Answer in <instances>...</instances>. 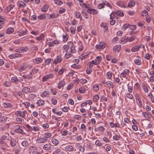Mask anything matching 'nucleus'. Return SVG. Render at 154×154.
I'll use <instances>...</instances> for the list:
<instances>
[{
	"label": "nucleus",
	"instance_id": "f8f14e48",
	"mask_svg": "<svg viewBox=\"0 0 154 154\" xmlns=\"http://www.w3.org/2000/svg\"><path fill=\"white\" fill-rule=\"evenodd\" d=\"M27 32L28 31L25 28H24L19 33L18 35L20 36L26 35L27 34Z\"/></svg>",
	"mask_w": 154,
	"mask_h": 154
},
{
	"label": "nucleus",
	"instance_id": "4c0bfd02",
	"mask_svg": "<svg viewBox=\"0 0 154 154\" xmlns=\"http://www.w3.org/2000/svg\"><path fill=\"white\" fill-rule=\"evenodd\" d=\"M52 135V134L51 133H46L44 134V138L46 139H48L50 138Z\"/></svg>",
	"mask_w": 154,
	"mask_h": 154
},
{
	"label": "nucleus",
	"instance_id": "2f4dec72",
	"mask_svg": "<svg viewBox=\"0 0 154 154\" xmlns=\"http://www.w3.org/2000/svg\"><path fill=\"white\" fill-rule=\"evenodd\" d=\"M59 16V14L53 13L50 15V18H57Z\"/></svg>",
	"mask_w": 154,
	"mask_h": 154
},
{
	"label": "nucleus",
	"instance_id": "b1692460",
	"mask_svg": "<svg viewBox=\"0 0 154 154\" xmlns=\"http://www.w3.org/2000/svg\"><path fill=\"white\" fill-rule=\"evenodd\" d=\"M141 48V45L136 46L132 48L131 49V51L132 52L137 51Z\"/></svg>",
	"mask_w": 154,
	"mask_h": 154
},
{
	"label": "nucleus",
	"instance_id": "9b49d317",
	"mask_svg": "<svg viewBox=\"0 0 154 154\" xmlns=\"http://www.w3.org/2000/svg\"><path fill=\"white\" fill-rule=\"evenodd\" d=\"M66 151L69 152H71L73 151L74 147L71 145H68L66 146L65 148Z\"/></svg>",
	"mask_w": 154,
	"mask_h": 154
},
{
	"label": "nucleus",
	"instance_id": "de8ad7c7",
	"mask_svg": "<svg viewBox=\"0 0 154 154\" xmlns=\"http://www.w3.org/2000/svg\"><path fill=\"white\" fill-rule=\"evenodd\" d=\"M21 51L22 52H26L28 49V47H22L20 48Z\"/></svg>",
	"mask_w": 154,
	"mask_h": 154
},
{
	"label": "nucleus",
	"instance_id": "f257e3e1",
	"mask_svg": "<svg viewBox=\"0 0 154 154\" xmlns=\"http://www.w3.org/2000/svg\"><path fill=\"white\" fill-rule=\"evenodd\" d=\"M27 113L26 110H24L21 112L20 111H17L15 112V115L17 116H20L23 118H25L26 116V114Z\"/></svg>",
	"mask_w": 154,
	"mask_h": 154
},
{
	"label": "nucleus",
	"instance_id": "37998d69",
	"mask_svg": "<svg viewBox=\"0 0 154 154\" xmlns=\"http://www.w3.org/2000/svg\"><path fill=\"white\" fill-rule=\"evenodd\" d=\"M52 143L54 145H57L59 143L58 141L55 138H53L51 140Z\"/></svg>",
	"mask_w": 154,
	"mask_h": 154
},
{
	"label": "nucleus",
	"instance_id": "864d4df0",
	"mask_svg": "<svg viewBox=\"0 0 154 154\" xmlns=\"http://www.w3.org/2000/svg\"><path fill=\"white\" fill-rule=\"evenodd\" d=\"M5 18L3 16L0 15V22H2V24H4V23H3V22L5 20Z\"/></svg>",
	"mask_w": 154,
	"mask_h": 154
},
{
	"label": "nucleus",
	"instance_id": "a211bd4d",
	"mask_svg": "<svg viewBox=\"0 0 154 154\" xmlns=\"http://www.w3.org/2000/svg\"><path fill=\"white\" fill-rule=\"evenodd\" d=\"M102 57L101 56L97 57L95 60L96 65H97L100 64V62L101 61Z\"/></svg>",
	"mask_w": 154,
	"mask_h": 154
},
{
	"label": "nucleus",
	"instance_id": "79ce46f5",
	"mask_svg": "<svg viewBox=\"0 0 154 154\" xmlns=\"http://www.w3.org/2000/svg\"><path fill=\"white\" fill-rule=\"evenodd\" d=\"M51 58H48L46 59L45 61V63L46 65H49L51 62Z\"/></svg>",
	"mask_w": 154,
	"mask_h": 154
},
{
	"label": "nucleus",
	"instance_id": "6e6552de",
	"mask_svg": "<svg viewBox=\"0 0 154 154\" xmlns=\"http://www.w3.org/2000/svg\"><path fill=\"white\" fill-rule=\"evenodd\" d=\"M50 95L49 92L48 91H45L41 93L40 96L42 98L48 97Z\"/></svg>",
	"mask_w": 154,
	"mask_h": 154
},
{
	"label": "nucleus",
	"instance_id": "cd10ccee",
	"mask_svg": "<svg viewBox=\"0 0 154 154\" xmlns=\"http://www.w3.org/2000/svg\"><path fill=\"white\" fill-rule=\"evenodd\" d=\"M37 40L38 41L44 40L45 39V35L42 33L40 36L36 38Z\"/></svg>",
	"mask_w": 154,
	"mask_h": 154
},
{
	"label": "nucleus",
	"instance_id": "052dcab7",
	"mask_svg": "<svg viewBox=\"0 0 154 154\" xmlns=\"http://www.w3.org/2000/svg\"><path fill=\"white\" fill-rule=\"evenodd\" d=\"M95 144L96 145L101 146L102 145L103 143H102L100 142L99 141V140H97L95 142Z\"/></svg>",
	"mask_w": 154,
	"mask_h": 154
},
{
	"label": "nucleus",
	"instance_id": "aec40b11",
	"mask_svg": "<svg viewBox=\"0 0 154 154\" xmlns=\"http://www.w3.org/2000/svg\"><path fill=\"white\" fill-rule=\"evenodd\" d=\"M24 128V127H21L19 129H17L14 132L18 133H20L22 134H24L25 132L23 131V128Z\"/></svg>",
	"mask_w": 154,
	"mask_h": 154
},
{
	"label": "nucleus",
	"instance_id": "680f3d73",
	"mask_svg": "<svg viewBox=\"0 0 154 154\" xmlns=\"http://www.w3.org/2000/svg\"><path fill=\"white\" fill-rule=\"evenodd\" d=\"M117 4L120 7H124V5L122 2H118Z\"/></svg>",
	"mask_w": 154,
	"mask_h": 154
},
{
	"label": "nucleus",
	"instance_id": "13d9d810",
	"mask_svg": "<svg viewBox=\"0 0 154 154\" xmlns=\"http://www.w3.org/2000/svg\"><path fill=\"white\" fill-rule=\"evenodd\" d=\"M93 98L94 101H97L99 100V97L97 94L95 95L94 96Z\"/></svg>",
	"mask_w": 154,
	"mask_h": 154
},
{
	"label": "nucleus",
	"instance_id": "c85d7f7f",
	"mask_svg": "<svg viewBox=\"0 0 154 154\" xmlns=\"http://www.w3.org/2000/svg\"><path fill=\"white\" fill-rule=\"evenodd\" d=\"M12 82L16 84H17L18 83V81L16 77H13L11 79Z\"/></svg>",
	"mask_w": 154,
	"mask_h": 154
},
{
	"label": "nucleus",
	"instance_id": "338daca9",
	"mask_svg": "<svg viewBox=\"0 0 154 154\" xmlns=\"http://www.w3.org/2000/svg\"><path fill=\"white\" fill-rule=\"evenodd\" d=\"M79 91L80 93H84L85 92V90L84 88L80 87L79 89Z\"/></svg>",
	"mask_w": 154,
	"mask_h": 154
},
{
	"label": "nucleus",
	"instance_id": "20e7f679",
	"mask_svg": "<svg viewBox=\"0 0 154 154\" xmlns=\"http://www.w3.org/2000/svg\"><path fill=\"white\" fill-rule=\"evenodd\" d=\"M48 140V139L43 137L38 138L36 140V141L39 143H46Z\"/></svg>",
	"mask_w": 154,
	"mask_h": 154
},
{
	"label": "nucleus",
	"instance_id": "58836bf2",
	"mask_svg": "<svg viewBox=\"0 0 154 154\" xmlns=\"http://www.w3.org/2000/svg\"><path fill=\"white\" fill-rule=\"evenodd\" d=\"M38 71V69H32L30 73V75H32V74H35L37 73Z\"/></svg>",
	"mask_w": 154,
	"mask_h": 154
},
{
	"label": "nucleus",
	"instance_id": "8fccbe9b",
	"mask_svg": "<svg viewBox=\"0 0 154 154\" xmlns=\"http://www.w3.org/2000/svg\"><path fill=\"white\" fill-rule=\"evenodd\" d=\"M148 12L146 10H144L142 11L141 14L142 16H146L148 14Z\"/></svg>",
	"mask_w": 154,
	"mask_h": 154
},
{
	"label": "nucleus",
	"instance_id": "7ed1b4c3",
	"mask_svg": "<svg viewBox=\"0 0 154 154\" xmlns=\"http://www.w3.org/2000/svg\"><path fill=\"white\" fill-rule=\"evenodd\" d=\"M42 148L45 151L51 150V145L50 143L46 144L42 146Z\"/></svg>",
	"mask_w": 154,
	"mask_h": 154
},
{
	"label": "nucleus",
	"instance_id": "774afa93",
	"mask_svg": "<svg viewBox=\"0 0 154 154\" xmlns=\"http://www.w3.org/2000/svg\"><path fill=\"white\" fill-rule=\"evenodd\" d=\"M116 17V13L114 12H112L110 15V19H114Z\"/></svg>",
	"mask_w": 154,
	"mask_h": 154
},
{
	"label": "nucleus",
	"instance_id": "1a4fd4ad",
	"mask_svg": "<svg viewBox=\"0 0 154 154\" xmlns=\"http://www.w3.org/2000/svg\"><path fill=\"white\" fill-rule=\"evenodd\" d=\"M87 11L89 14L94 15L98 13L97 11L93 9H89L87 10Z\"/></svg>",
	"mask_w": 154,
	"mask_h": 154
},
{
	"label": "nucleus",
	"instance_id": "f704fd0d",
	"mask_svg": "<svg viewBox=\"0 0 154 154\" xmlns=\"http://www.w3.org/2000/svg\"><path fill=\"white\" fill-rule=\"evenodd\" d=\"M48 7L45 5L41 8V10L42 12H46L48 11Z\"/></svg>",
	"mask_w": 154,
	"mask_h": 154
},
{
	"label": "nucleus",
	"instance_id": "0e129e2a",
	"mask_svg": "<svg viewBox=\"0 0 154 154\" xmlns=\"http://www.w3.org/2000/svg\"><path fill=\"white\" fill-rule=\"evenodd\" d=\"M16 121L17 122H19L20 123H21L22 122H24V120L23 119L19 118H17L16 119Z\"/></svg>",
	"mask_w": 154,
	"mask_h": 154
},
{
	"label": "nucleus",
	"instance_id": "9d476101",
	"mask_svg": "<svg viewBox=\"0 0 154 154\" xmlns=\"http://www.w3.org/2000/svg\"><path fill=\"white\" fill-rule=\"evenodd\" d=\"M37 150V148L35 146H31L29 147V151L30 152H32V153H33L34 152H35Z\"/></svg>",
	"mask_w": 154,
	"mask_h": 154
},
{
	"label": "nucleus",
	"instance_id": "c03bdc74",
	"mask_svg": "<svg viewBox=\"0 0 154 154\" xmlns=\"http://www.w3.org/2000/svg\"><path fill=\"white\" fill-rule=\"evenodd\" d=\"M135 5V3L134 2L131 1L129 2L128 3V6L129 7H131Z\"/></svg>",
	"mask_w": 154,
	"mask_h": 154
},
{
	"label": "nucleus",
	"instance_id": "a19ab883",
	"mask_svg": "<svg viewBox=\"0 0 154 154\" xmlns=\"http://www.w3.org/2000/svg\"><path fill=\"white\" fill-rule=\"evenodd\" d=\"M69 45L68 46L66 45H63V51H65L66 52H67L69 49Z\"/></svg>",
	"mask_w": 154,
	"mask_h": 154
},
{
	"label": "nucleus",
	"instance_id": "5fc2aeb1",
	"mask_svg": "<svg viewBox=\"0 0 154 154\" xmlns=\"http://www.w3.org/2000/svg\"><path fill=\"white\" fill-rule=\"evenodd\" d=\"M54 2L55 4L59 5H62L63 3L61 1L59 0H54Z\"/></svg>",
	"mask_w": 154,
	"mask_h": 154
},
{
	"label": "nucleus",
	"instance_id": "4d7b16f0",
	"mask_svg": "<svg viewBox=\"0 0 154 154\" xmlns=\"http://www.w3.org/2000/svg\"><path fill=\"white\" fill-rule=\"evenodd\" d=\"M92 71V69L91 68H88L86 70V72L87 74H90Z\"/></svg>",
	"mask_w": 154,
	"mask_h": 154
},
{
	"label": "nucleus",
	"instance_id": "72a5a7b5",
	"mask_svg": "<svg viewBox=\"0 0 154 154\" xmlns=\"http://www.w3.org/2000/svg\"><path fill=\"white\" fill-rule=\"evenodd\" d=\"M99 86L97 85H94L93 88V90L95 91H97L99 90Z\"/></svg>",
	"mask_w": 154,
	"mask_h": 154
},
{
	"label": "nucleus",
	"instance_id": "393cba45",
	"mask_svg": "<svg viewBox=\"0 0 154 154\" xmlns=\"http://www.w3.org/2000/svg\"><path fill=\"white\" fill-rule=\"evenodd\" d=\"M17 4L19 8H24L26 6V4L23 2L22 1L18 2Z\"/></svg>",
	"mask_w": 154,
	"mask_h": 154
},
{
	"label": "nucleus",
	"instance_id": "4468645a",
	"mask_svg": "<svg viewBox=\"0 0 154 154\" xmlns=\"http://www.w3.org/2000/svg\"><path fill=\"white\" fill-rule=\"evenodd\" d=\"M15 7V5L12 4L9 5L6 8V11L7 12H9Z\"/></svg>",
	"mask_w": 154,
	"mask_h": 154
},
{
	"label": "nucleus",
	"instance_id": "dca6fc26",
	"mask_svg": "<svg viewBox=\"0 0 154 154\" xmlns=\"http://www.w3.org/2000/svg\"><path fill=\"white\" fill-rule=\"evenodd\" d=\"M65 85V83L64 81L62 80L60 81L58 85H57V88L58 89H60L62 88L63 87L64 85Z\"/></svg>",
	"mask_w": 154,
	"mask_h": 154
},
{
	"label": "nucleus",
	"instance_id": "bf43d9fd",
	"mask_svg": "<svg viewBox=\"0 0 154 154\" xmlns=\"http://www.w3.org/2000/svg\"><path fill=\"white\" fill-rule=\"evenodd\" d=\"M65 57L66 59H68L71 57V56L72 55L70 53H68L67 52H66L65 54Z\"/></svg>",
	"mask_w": 154,
	"mask_h": 154
},
{
	"label": "nucleus",
	"instance_id": "09e8293b",
	"mask_svg": "<svg viewBox=\"0 0 154 154\" xmlns=\"http://www.w3.org/2000/svg\"><path fill=\"white\" fill-rule=\"evenodd\" d=\"M112 73L110 72H107L106 74L107 78L108 79L111 78L112 77Z\"/></svg>",
	"mask_w": 154,
	"mask_h": 154
},
{
	"label": "nucleus",
	"instance_id": "7c9ffc66",
	"mask_svg": "<svg viewBox=\"0 0 154 154\" xmlns=\"http://www.w3.org/2000/svg\"><path fill=\"white\" fill-rule=\"evenodd\" d=\"M46 17V15L45 14H41L38 16V18L41 20L44 19Z\"/></svg>",
	"mask_w": 154,
	"mask_h": 154
},
{
	"label": "nucleus",
	"instance_id": "ea45409f",
	"mask_svg": "<svg viewBox=\"0 0 154 154\" xmlns=\"http://www.w3.org/2000/svg\"><path fill=\"white\" fill-rule=\"evenodd\" d=\"M21 144L23 146L26 147L29 144L26 141L24 140L22 142Z\"/></svg>",
	"mask_w": 154,
	"mask_h": 154
},
{
	"label": "nucleus",
	"instance_id": "e433bc0d",
	"mask_svg": "<svg viewBox=\"0 0 154 154\" xmlns=\"http://www.w3.org/2000/svg\"><path fill=\"white\" fill-rule=\"evenodd\" d=\"M116 14L120 17H123L124 16L123 13L120 10L116 11Z\"/></svg>",
	"mask_w": 154,
	"mask_h": 154
},
{
	"label": "nucleus",
	"instance_id": "c9c22d12",
	"mask_svg": "<svg viewBox=\"0 0 154 154\" xmlns=\"http://www.w3.org/2000/svg\"><path fill=\"white\" fill-rule=\"evenodd\" d=\"M66 69L64 67H62L59 71L58 74L60 75H62L64 72L66 71Z\"/></svg>",
	"mask_w": 154,
	"mask_h": 154
},
{
	"label": "nucleus",
	"instance_id": "412c9836",
	"mask_svg": "<svg viewBox=\"0 0 154 154\" xmlns=\"http://www.w3.org/2000/svg\"><path fill=\"white\" fill-rule=\"evenodd\" d=\"M58 43V42L57 41L55 40L52 42H48V45L49 47H53L55 45L57 44Z\"/></svg>",
	"mask_w": 154,
	"mask_h": 154
},
{
	"label": "nucleus",
	"instance_id": "c756f323",
	"mask_svg": "<svg viewBox=\"0 0 154 154\" xmlns=\"http://www.w3.org/2000/svg\"><path fill=\"white\" fill-rule=\"evenodd\" d=\"M30 90L29 88L28 87H24L22 89V92L25 93H27V92H29Z\"/></svg>",
	"mask_w": 154,
	"mask_h": 154
},
{
	"label": "nucleus",
	"instance_id": "f3484780",
	"mask_svg": "<svg viewBox=\"0 0 154 154\" xmlns=\"http://www.w3.org/2000/svg\"><path fill=\"white\" fill-rule=\"evenodd\" d=\"M3 106L5 108H10L12 106V105L11 103L8 102H5L3 104Z\"/></svg>",
	"mask_w": 154,
	"mask_h": 154
},
{
	"label": "nucleus",
	"instance_id": "6e6d98bb",
	"mask_svg": "<svg viewBox=\"0 0 154 154\" xmlns=\"http://www.w3.org/2000/svg\"><path fill=\"white\" fill-rule=\"evenodd\" d=\"M32 130L38 131L39 130V127L38 126H33L32 127Z\"/></svg>",
	"mask_w": 154,
	"mask_h": 154
},
{
	"label": "nucleus",
	"instance_id": "423d86ee",
	"mask_svg": "<svg viewBox=\"0 0 154 154\" xmlns=\"http://www.w3.org/2000/svg\"><path fill=\"white\" fill-rule=\"evenodd\" d=\"M69 47L71 46V51L72 53H75L76 52V50L75 48V47L74 46L73 43L72 42L70 41L69 42Z\"/></svg>",
	"mask_w": 154,
	"mask_h": 154
},
{
	"label": "nucleus",
	"instance_id": "69168bd1",
	"mask_svg": "<svg viewBox=\"0 0 154 154\" xmlns=\"http://www.w3.org/2000/svg\"><path fill=\"white\" fill-rule=\"evenodd\" d=\"M51 92L54 95H55L57 94V91L55 89L51 88L50 89Z\"/></svg>",
	"mask_w": 154,
	"mask_h": 154
},
{
	"label": "nucleus",
	"instance_id": "603ef678",
	"mask_svg": "<svg viewBox=\"0 0 154 154\" xmlns=\"http://www.w3.org/2000/svg\"><path fill=\"white\" fill-rule=\"evenodd\" d=\"M75 17L76 18H79L81 17V14L79 11L75 12Z\"/></svg>",
	"mask_w": 154,
	"mask_h": 154
},
{
	"label": "nucleus",
	"instance_id": "49530a36",
	"mask_svg": "<svg viewBox=\"0 0 154 154\" xmlns=\"http://www.w3.org/2000/svg\"><path fill=\"white\" fill-rule=\"evenodd\" d=\"M134 62L135 64L138 65H140L141 64V60L138 59H136L134 60Z\"/></svg>",
	"mask_w": 154,
	"mask_h": 154
},
{
	"label": "nucleus",
	"instance_id": "39448f33",
	"mask_svg": "<svg viewBox=\"0 0 154 154\" xmlns=\"http://www.w3.org/2000/svg\"><path fill=\"white\" fill-rule=\"evenodd\" d=\"M106 44L103 42H101L100 43L99 45H97L95 46V48L97 49H103L105 47Z\"/></svg>",
	"mask_w": 154,
	"mask_h": 154
},
{
	"label": "nucleus",
	"instance_id": "6ab92c4d",
	"mask_svg": "<svg viewBox=\"0 0 154 154\" xmlns=\"http://www.w3.org/2000/svg\"><path fill=\"white\" fill-rule=\"evenodd\" d=\"M33 60H34L33 62L36 64L40 63L43 61L42 59L40 57L36 58Z\"/></svg>",
	"mask_w": 154,
	"mask_h": 154
},
{
	"label": "nucleus",
	"instance_id": "ddd939ff",
	"mask_svg": "<svg viewBox=\"0 0 154 154\" xmlns=\"http://www.w3.org/2000/svg\"><path fill=\"white\" fill-rule=\"evenodd\" d=\"M17 142L14 139H11L10 140V145L11 147H14L16 144Z\"/></svg>",
	"mask_w": 154,
	"mask_h": 154
},
{
	"label": "nucleus",
	"instance_id": "0eeeda50",
	"mask_svg": "<svg viewBox=\"0 0 154 154\" xmlns=\"http://www.w3.org/2000/svg\"><path fill=\"white\" fill-rule=\"evenodd\" d=\"M62 60L63 58L61 56H57L56 59H55L53 61V63L55 64H57L61 62L62 61Z\"/></svg>",
	"mask_w": 154,
	"mask_h": 154
},
{
	"label": "nucleus",
	"instance_id": "a878e982",
	"mask_svg": "<svg viewBox=\"0 0 154 154\" xmlns=\"http://www.w3.org/2000/svg\"><path fill=\"white\" fill-rule=\"evenodd\" d=\"M14 29L13 28L9 27L6 30V32L8 34H11L14 31Z\"/></svg>",
	"mask_w": 154,
	"mask_h": 154
},
{
	"label": "nucleus",
	"instance_id": "bb28decb",
	"mask_svg": "<svg viewBox=\"0 0 154 154\" xmlns=\"http://www.w3.org/2000/svg\"><path fill=\"white\" fill-rule=\"evenodd\" d=\"M143 116L147 119H150L151 117L150 115L146 112H143L142 113Z\"/></svg>",
	"mask_w": 154,
	"mask_h": 154
},
{
	"label": "nucleus",
	"instance_id": "4be33fe9",
	"mask_svg": "<svg viewBox=\"0 0 154 154\" xmlns=\"http://www.w3.org/2000/svg\"><path fill=\"white\" fill-rule=\"evenodd\" d=\"M130 72V71L128 69H125L124 71V72L122 73L121 75L124 78H125L126 77V75L129 74Z\"/></svg>",
	"mask_w": 154,
	"mask_h": 154
},
{
	"label": "nucleus",
	"instance_id": "473e14b6",
	"mask_svg": "<svg viewBox=\"0 0 154 154\" xmlns=\"http://www.w3.org/2000/svg\"><path fill=\"white\" fill-rule=\"evenodd\" d=\"M71 67L73 69H80L81 67L79 66L77 64H74L71 66Z\"/></svg>",
	"mask_w": 154,
	"mask_h": 154
},
{
	"label": "nucleus",
	"instance_id": "f03ea898",
	"mask_svg": "<svg viewBox=\"0 0 154 154\" xmlns=\"http://www.w3.org/2000/svg\"><path fill=\"white\" fill-rule=\"evenodd\" d=\"M54 77V75L53 74H51L46 75L44 76L42 79V81L43 82L46 81L47 79H51Z\"/></svg>",
	"mask_w": 154,
	"mask_h": 154
},
{
	"label": "nucleus",
	"instance_id": "2eb2a0df",
	"mask_svg": "<svg viewBox=\"0 0 154 154\" xmlns=\"http://www.w3.org/2000/svg\"><path fill=\"white\" fill-rule=\"evenodd\" d=\"M14 150L15 154H17L21 151V148L19 146H16L14 148Z\"/></svg>",
	"mask_w": 154,
	"mask_h": 154
},
{
	"label": "nucleus",
	"instance_id": "e2e57ef3",
	"mask_svg": "<svg viewBox=\"0 0 154 154\" xmlns=\"http://www.w3.org/2000/svg\"><path fill=\"white\" fill-rule=\"evenodd\" d=\"M51 102L53 104L55 105L57 103V101L56 99L52 98L51 99Z\"/></svg>",
	"mask_w": 154,
	"mask_h": 154
},
{
	"label": "nucleus",
	"instance_id": "5701e85b",
	"mask_svg": "<svg viewBox=\"0 0 154 154\" xmlns=\"http://www.w3.org/2000/svg\"><path fill=\"white\" fill-rule=\"evenodd\" d=\"M36 104L38 106H42L45 104V102L42 100H37Z\"/></svg>",
	"mask_w": 154,
	"mask_h": 154
},
{
	"label": "nucleus",
	"instance_id": "3c124183",
	"mask_svg": "<svg viewBox=\"0 0 154 154\" xmlns=\"http://www.w3.org/2000/svg\"><path fill=\"white\" fill-rule=\"evenodd\" d=\"M128 37H123L122 39H121V41L122 42H123L124 43H125L127 42H128Z\"/></svg>",
	"mask_w": 154,
	"mask_h": 154
},
{
	"label": "nucleus",
	"instance_id": "a18cd8bd",
	"mask_svg": "<svg viewBox=\"0 0 154 154\" xmlns=\"http://www.w3.org/2000/svg\"><path fill=\"white\" fill-rule=\"evenodd\" d=\"M79 152H83L85 150V148L83 146H80L79 147Z\"/></svg>",
	"mask_w": 154,
	"mask_h": 154
}]
</instances>
